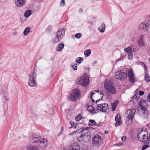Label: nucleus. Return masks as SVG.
Returning <instances> with one entry per match:
<instances>
[{"label":"nucleus","mask_w":150,"mask_h":150,"mask_svg":"<svg viewBox=\"0 0 150 150\" xmlns=\"http://www.w3.org/2000/svg\"><path fill=\"white\" fill-rule=\"evenodd\" d=\"M80 94V91L79 89H74L68 96V99L71 101L76 100L79 98Z\"/></svg>","instance_id":"7"},{"label":"nucleus","mask_w":150,"mask_h":150,"mask_svg":"<svg viewBox=\"0 0 150 150\" xmlns=\"http://www.w3.org/2000/svg\"><path fill=\"white\" fill-rule=\"evenodd\" d=\"M150 25L149 22L147 23H142L139 25V29L143 32H147L148 27Z\"/></svg>","instance_id":"14"},{"label":"nucleus","mask_w":150,"mask_h":150,"mask_svg":"<svg viewBox=\"0 0 150 150\" xmlns=\"http://www.w3.org/2000/svg\"><path fill=\"white\" fill-rule=\"evenodd\" d=\"M108 98L109 99H110L111 98V97L109 96L108 97Z\"/></svg>","instance_id":"53"},{"label":"nucleus","mask_w":150,"mask_h":150,"mask_svg":"<svg viewBox=\"0 0 150 150\" xmlns=\"http://www.w3.org/2000/svg\"><path fill=\"white\" fill-rule=\"evenodd\" d=\"M118 103V101L117 100H116V102L115 103H112V110L113 111H114L115 110L116 106H117Z\"/></svg>","instance_id":"30"},{"label":"nucleus","mask_w":150,"mask_h":150,"mask_svg":"<svg viewBox=\"0 0 150 150\" xmlns=\"http://www.w3.org/2000/svg\"><path fill=\"white\" fill-rule=\"evenodd\" d=\"M115 76L117 79L123 81L127 78V73L123 70L118 71L115 73Z\"/></svg>","instance_id":"10"},{"label":"nucleus","mask_w":150,"mask_h":150,"mask_svg":"<svg viewBox=\"0 0 150 150\" xmlns=\"http://www.w3.org/2000/svg\"><path fill=\"white\" fill-rule=\"evenodd\" d=\"M96 123V122L94 120H90L89 122V125H90L91 126H93Z\"/></svg>","instance_id":"34"},{"label":"nucleus","mask_w":150,"mask_h":150,"mask_svg":"<svg viewBox=\"0 0 150 150\" xmlns=\"http://www.w3.org/2000/svg\"><path fill=\"white\" fill-rule=\"evenodd\" d=\"M105 81V88L112 94H115L116 91L115 88L112 85V83L110 80H106Z\"/></svg>","instance_id":"9"},{"label":"nucleus","mask_w":150,"mask_h":150,"mask_svg":"<svg viewBox=\"0 0 150 150\" xmlns=\"http://www.w3.org/2000/svg\"><path fill=\"white\" fill-rule=\"evenodd\" d=\"M81 129H78L76 131H74L72 132L71 133L69 134V135H72L74 134H76V132H81Z\"/></svg>","instance_id":"37"},{"label":"nucleus","mask_w":150,"mask_h":150,"mask_svg":"<svg viewBox=\"0 0 150 150\" xmlns=\"http://www.w3.org/2000/svg\"><path fill=\"white\" fill-rule=\"evenodd\" d=\"M87 110L91 113H95L96 112H95V109L92 105H88Z\"/></svg>","instance_id":"22"},{"label":"nucleus","mask_w":150,"mask_h":150,"mask_svg":"<svg viewBox=\"0 0 150 150\" xmlns=\"http://www.w3.org/2000/svg\"><path fill=\"white\" fill-rule=\"evenodd\" d=\"M27 150H39L36 146L28 145L26 147Z\"/></svg>","instance_id":"23"},{"label":"nucleus","mask_w":150,"mask_h":150,"mask_svg":"<svg viewBox=\"0 0 150 150\" xmlns=\"http://www.w3.org/2000/svg\"><path fill=\"white\" fill-rule=\"evenodd\" d=\"M96 93V95L97 96L102 95V96H100V97H101V99L103 98V96L104 95V94L103 91H100L98 90L94 91H93L91 93V96H90V98L91 100H92V101L93 102H94V100H93L92 98V96L95 94Z\"/></svg>","instance_id":"17"},{"label":"nucleus","mask_w":150,"mask_h":150,"mask_svg":"<svg viewBox=\"0 0 150 150\" xmlns=\"http://www.w3.org/2000/svg\"><path fill=\"white\" fill-rule=\"evenodd\" d=\"M77 64L76 62L73 63L71 64V67L74 70H76L77 69Z\"/></svg>","instance_id":"32"},{"label":"nucleus","mask_w":150,"mask_h":150,"mask_svg":"<svg viewBox=\"0 0 150 150\" xmlns=\"http://www.w3.org/2000/svg\"><path fill=\"white\" fill-rule=\"evenodd\" d=\"M47 140L46 138H40L37 145L41 147H45L47 144Z\"/></svg>","instance_id":"18"},{"label":"nucleus","mask_w":150,"mask_h":150,"mask_svg":"<svg viewBox=\"0 0 150 150\" xmlns=\"http://www.w3.org/2000/svg\"><path fill=\"white\" fill-rule=\"evenodd\" d=\"M135 112L136 110L134 109L127 110V112L128 115L126 118V121L127 124H129L132 123Z\"/></svg>","instance_id":"12"},{"label":"nucleus","mask_w":150,"mask_h":150,"mask_svg":"<svg viewBox=\"0 0 150 150\" xmlns=\"http://www.w3.org/2000/svg\"><path fill=\"white\" fill-rule=\"evenodd\" d=\"M33 11L31 10H28L26 11L24 13V16L26 18H28L32 13Z\"/></svg>","instance_id":"25"},{"label":"nucleus","mask_w":150,"mask_h":150,"mask_svg":"<svg viewBox=\"0 0 150 150\" xmlns=\"http://www.w3.org/2000/svg\"><path fill=\"white\" fill-rule=\"evenodd\" d=\"M65 32L63 28L60 29L58 30L55 34V37L52 41L53 44L57 43L60 40L64 35Z\"/></svg>","instance_id":"5"},{"label":"nucleus","mask_w":150,"mask_h":150,"mask_svg":"<svg viewBox=\"0 0 150 150\" xmlns=\"http://www.w3.org/2000/svg\"><path fill=\"white\" fill-rule=\"evenodd\" d=\"M105 81V88L112 94H115L116 91L115 88L112 85V83L110 80H106Z\"/></svg>","instance_id":"8"},{"label":"nucleus","mask_w":150,"mask_h":150,"mask_svg":"<svg viewBox=\"0 0 150 150\" xmlns=\"http://www.w3.org/2000/svg\"><path fill=\"white\" fill-rule=\"evenodd\" d=\"M145 80L147 82H149L150 81V76L146 72V74L145 75Z\"/></svg>","instance_id":"31"},{"label":"nucleus","mask_w":150,"mask_h":150,"mask_svg":"<svg viewBox=\"0 0 150 150\" xmlns=\"http://www.w3.org/2000/svg\"><path fill=\"white\" fill-rule=\"evenodd\" d=\"M78 83L84 86H87L89 83V78L86 74H85L81 77L77 79Z\"/></svg>","instance_id":"6"},{"label":"nucleus","mask_w":150,"mask_h":150,"mask_svg":"<svg viewBox=\"0 0 150 150\" xmlns=\"http://www.w3.org/2000/svg\"><path fill=\"white\" fill-rule=\"evenodd\" d=\"M147 100L149 102H150V93L148 95Z\"/></svg>","instance_id":"47"},{"label":"nucleus","mask_w":150,"mask_h":150,"mask_svg":"<svg viewBox=\"0 0 150 150\" xmlns=\"http://www.w3.org/2000/svg\"><path fill=\"white\" fill-rule=\"evenodd\" d=\"M64 45L63 43L58 44L56 48V50L58 52H60L63 49Z\"/></svg>","instance_id":"21"},{"label":"nucleus","mask_w":150,"mask_h":150,"mask_svg":"<svg viewBox=\"0 0 150 150\" xmlns=\"http://www.w3.org/2000/svg\"><path fill=\"white\" fill-rule=\"evenodd\" d=\"M83 59L82 58L80 57L76 58V61L79 64L81 63L83 61Z\"/></svg>","instance_id":"33"},{"label":"nucleus","mask_w":150,"mask_h":150,"mask_svg":"<svg viewBox=\"0 0 150 150\" xmlns=\"http://www.w3.org/2000/svg\"><path fill=\"white\" fill-rule=\"evenodd\" d=\"M25 0H15V4L16 6L18 7H21L25 5Z\"/></svg>","instance_id":"19"},{"label":"nucleus","mask_w":150,"mask_h":150,"mask_svg":"<svg viewBox=\"0 0 150 150\" xmlns=\"http://www.w3.org/2000/svg\"><path fill=\"white\" fill-rule=\"evenodd\" d=\"M20 137H18V139H20Z\"/></svg>","instance_id":"54"},{"label":"nucleus","mask_w":150,"mask_h":150,"mask_svg":"<svg viewBox=\"0 0 150 150\" xmlns=\"http://www.w3.org/2000/svg\"><path fill=\"white\" fill-rule=\"evenodd\" d=\"M15 33L16 34L17 33V32H15Z\"/></svg>","instance_id":"55"},{"label":"nucleus","mask_w":150,"mask_h":150,"mask_svg":"<svg viewBox=\"0 0 150 150\" xmlns=\"http://www.w3.org/2000/svg\"><path fill=\"white\" fill-rule=\"evenodd\" d=\"M101 26L102 29H100V28H98V29L100 30V31L101 33H103L105 31V24L103 23L102 24Z\"/></svg>","instance_id":"27"},{"label":"nucleus","mask_w":150,"mask_h":150,"mask_svg":"<svg viewBox=\"0 0 150 150\" xmlns=\"http://www.w3.org/2000/svg\"><path fill=\"white\" fill-rule=\"evenodd\" d=\"M97 109L98 110L103 112H108L109 111V106L106 103H100L98 104Z\"/></svg>","instance_id":"13"},{"label":"nucleus","mask_w":150,"mask_h":150,"mask_svg":"<svg viewBox=\"0 0 150 150\" xmlns=\"http://www.w3.org/2000/svg\"><path fill=\"white\" fill-rule=\"evenodd\" d=\"M72 122V125H73V123H74V122Z\"/></svg>","instance_id":"57"},{"label":"nucleus","mask_w":150,"mask_h":150,"mask_svg":"<svg viewBox=\"0 0 150 150\" xmlns=\"http://www.w3.org/2000/svg\"><path fill=\"white\" fill-rule=\"evenodd\" d=\"M30 27H28L26 28L23 32V34L25 35H28V33L30 31Z\"/></svg>","instance_id":"26"},{"label":"nucleus","mask_w":150,"mask_h":150,"mask_svg":"<svg viewBox=\"0 0 150 150\" xmlns=\"http://www.w3.org/2000/svg\"><path fill=\"white\" fill-rule=\"evenodd\" d=\"M120 120L121 118L120 114H117L115 117V120L116 122L115 125L116 126H118L121 125Z\"/></svg>","instance_id":"20"},{"label":"nucleus","mask_w":150,"mask_h":150,"mask_svg":"<svg viewBox=\"0 0 150 150\" xmlns=\"http://www.w3.org/2000/svg\"><path fill=\"white\" fill-rule=\"evenodd\" d=\"M133 57L132 52H129V55L128 56V58L129 59H132Z\"/></svg>","instance_id":"36"},{"label":"nucleus","mask_w":150,"mask_h":150,"mask_svg":"<svg viewBox=\"0 0 150 150\" xmlns=\"http://www.w3.org/2000/svg\"><path fill=\"white\" fill-rule=\"evenodd\" d=\"M144 94V92L143 91H140L139 92V94L140 96H142Z\"/></svg>","instance_id":"46"},{"label":"nucleus","mask_w":150,"mask_h":150,"mask_svg":"<svg viewBox=\"0 0 150 150\" xmlns=\"http://www.w3.org/2000/svg\"><path fill=\"white\" fill-rule=\"evenodd\" d=\"M70 124L71 125V127H70L69 128H76L77 127V125L74 123H73V125H72V122H71V121L70 122Z\"/></svg>","instance_id":"35"},{"label":"nucleus","mask_w":150,"mask_h":150,"mask_svg":"<svg viewBox=\"0 0 150 150\" xmlns=\"http://www.w3.org/2000/svg\"><path fill=\"white\" fill-rule=\"evenodd\" d=\"M3 98L5 101L8 100V98H7L6 96H4L3 97Z\"/></svg>","instance_id":"48"},{"label":"nucleus","mask_w":150,"mask_h":150,"mask_svg":"<svg viewBox=\"0 0 150 150\" xmlns=\"http://www.w3.org/2000/svg\"><path fill=\"white\" fill-rule=\"evenodd\" d=\"M99 100H96V102L97 103V102L98 101H99Z\"/></svg>","instance_id":"52"},{"label":"nucleus","mask_w":150,"mask_h":150,"mask_svg":"<svg viewBox=\"0 0 150 150\" xmlns=\"http://www.w3.org/2000/svg\"><path fill=\"white\" fill-rule=\"evenodd\" d=\"M83 12V11L82 9H81V8L79 10V12L80 13H82Z\"/></svg>","instance_id":"50"},{"label":"nucleus","mask_w":150,"mask_h":150,"mask_svg":"<svg viewBox=\"0 0 150 150\" xmlns=\"http://www.w3.org/2000/svg\"><path fill=\"white\" fill-rule=\"evenodd\" d=\"M108 133V131H105V134H107Z\"/></svg>","instance_id":"51"},{"label":"nucleus","mask_w":150,"mask_h":150,"mask_svg":"<svg viewBox=\"0 0 150 150\" xmlns=\"http://www.w3.org/2000/svg\"><path fill=\"white\" fill-rule=\"evenodd\" d=\"M138 45L140 47H143L144 46L142 37L140 38L138 41Z\"/></svg>","instance_id":"24"},{"label":"nucleus","mask_w":150,"mask_h":150,"mask_svg":"<svg viewBox=\"0 0 150 150\" xmlns=\"http://www.w3.org/2000/svg\"><path fill=\"white\" fill-rule=\"evenodd\" d=\"M124 50L125 52H132V49L131 47L129 46L127 48L124 49Z\"/></svg>","instance_id":"29"},{"label":"nucleus","mask_w":150,"mask_h":150,"mask_svg":"<svg viewBox=\"0 0 150 150\" xmlns=\"http://www.w3.org/2000/svg\"><path fill=\"white\" fill-rule=\"evenodd\" d=\"M141 63L142 64H143V66L144 67H145V70L146 67V65H145V64L142 62H141Z\"/></svg>","instance_id":"49"},{"label":"nucleus","mask_w":150,"mask_h":150,"mask_svg":"<svg viewBox=\"0 0 150 150\" xmlns=\"http://www.w3.org/2000/svg\"><path fill=\"white\" fill-rule=\"evenodd\" d=\"M149 127L150 128V124L149 125H148Z\"/></svg>","instance_id":"56"},{"label":"nucleus","mask_w":150,"mask_h":150,"mask_svg":"<svg viewBox=\"0 0 150 150\" xmlns=\"http://www.w3.org/2000/svg\"><path fill=\"white\" fill-rule=\"evenodd\" d=\"M81 132L82 133L80 137L77 139L79 142L83 141L85 143L88 142L90 140L91 137V132L87 129L82 130L81 129Z\"/></svg>","instance_id":"1"},{"label":"nucleus","mask_w":150,"mask_h":150,"mask_svg":"<svg viewBox=\"0 0 150 150\" xmlns=\"http://www.w3.org/2000/svg\"><path fill=\"white\" fill-rule=\"evenodd\" d=\"M124 58V56L123 55H121L120 57L118 59L117 61L116 62H119L122 59H123Z\"/></svg>","instance_id":"43"},{"label":"nucleus","mask_w":150,"mask_h":150,"mask_svg":"<svg viewBox=\"0 0 150 150\" xmlns=\"http://www.w3.org/2000/svg\"><path fill=\"white\" fill-rule=\"evenodd\" d=\"M126 138V136H124L122 138V141H125Z\"/></svg>","instance_id":"45"},{"label":"nucleus","mask_w":150,"mask_h":150,"mask_svg":"<svg viewBox=\"0 0 150 150\" xmlns=\"http://www.w3.org/2000/svg\"><path fill=\"white\" fill-rule=\"evenodd\" d=\"M65 4L64 0H62L60 2V5L61 6H63Z\"/></svg>","instance_id":"44"},{"label":"nucleus","mask_w":150,"mask_h":150,"mask_svg":"<svg viewBox=\"0 0 150 150\" xmlns=\"http://www.w3.org/2000/svg\"><path fill=\"white\" fill-rule=\"evenodd\" d=\"M81 115L79 114L76 117L75 119L76 120L78 121L81 120Z\"/></svg>","instance_id":"38"},{"label":"nucleus","mask_w":150,"mask_h":150,"mask_svg":"<svg viewBox=\"0 0 150 150\" xmlns=\"http://www.w3.org/2000/svg\"><path fill=\"white\" fill-rule=\"evenodd\" d=\"M137 137L138 139L142 142L146 144L149 143L150 141V137H148V134L146 132H144L141 130H139L138 131Z\"/></svg>","instance_id":"2"},{"label":"nucleus","mask_w":150,"mask_h":150,"mask_svg":"<svg viewBox=\"0 0 150 150\" xmlns=\"http://www.w3.org/2000/svg\"><path fill=\"white\" fill-rule=\"evenodd\" d=\"M40 138V137L38 135L34 134L32 136L30 141L32 143H35L37 145Z\"/></svg>","instance_id":"16"},{"label":"nucleus","mask_w":150,"mask_h":150,"mask_svg":"<svg viewBox=\"0 0 150 150\" xmlns=\"http://www.w3.org/2000/svg\"><path fill=\"white\" fill-rule=\"evenodd\" d=\"M128 76L129 80L132 82H134L136 79L134 76V74L132 69H129L128 71Z\"/></svg>","instance_id":"15"},{"label":"nucleus","mask_w":150,"mask_h":150,"mask_svg":"<svg viewBox=\"0 0 150 150\" xmlns=\"http://www.w3.org/2000/svg\"><path fill=\"white\" fill-rule=\"evenodd\" d=\"M81 33H79L76 34L75 35V37L76 38L79 39L81 37Z\"/></svg>","instance_id":"40"},{"label":"nucleus","mask_w":150,"mask_h":150,"mask_svg":"<svg viewBox=\"0 0 150 150\" xmlns=\"http://www.w3.org/2000/svg\"><path fill=\"white\" fill-rule=\"evenodd\" d=\"M37 74L34 70L31 74L28 76V84L31 87H36L38 86V83L36 81Z\"/></svg>","instance_id":"3"},{"label":"nucleus","mask_w":150,"mask_h":150,"mask_svg":"<svg viewBox=\"0 0 150 150\" xmlns=\"http://www.w3.org/2000/svg\"><path fill=\"white\" fill-rule=\"evenodd\" d=\"M149 147V146L148 145H145L143 146L142 148V150H144L146 149H147Z\"/></svg>","instance_id":"42"},{"label":"nucleus","mask_w":150,"mask_h":150,"mask_svg":"<svg viewBox=\"0 0 150 150\" xmlns=\"http://www.w3.org/2000/svg\"><path fill=\"white\" fill-rule=\"evenodd\" d=\"M91 51L90 50H87L84 51V54L87 57L89 56L90 54Z\"/></svg>","instance_id":"28"},{"label":"nucleus","mask_w":150,"mask_h":150,"mask_svg":"<svg viewBox=\"0 0 150 150\" xmlns=\"http://www.w3.org/2000/svg\"><path fill=\"white\" fill-rule=\"evenodd\" d=\"M96 63V62H95V63Z\"/></svg>","instance_id":"58"},{"label":"nucleus","mask_w":150,"mask_h":150,"mask_svg":"<svg viewBox=\"0 0 150 150\" xmlns=\"http://www.w3.org/2000/svg\"><path fill=\"white\" fill-rule=\"evenodd\" d=\"M103 142L102 137L98 134L95 135L92 139V143L94 146H100Z\"/></svg>","instance_id":"11"},{"label":"nucleus","mask_w":150,"mask_h":150,"mask_svg":"<svg viewBox=\"0 0 150 150\" xmlns=\"http://www.w3.org/2000/svg\"><path fill=\"white\" fill-rule=\"evenodd\" d=\"M139 104L141 112L142 114L143 115L144 117H148V111L146 108V107L147 106L146 101L143 99H141L139 102Z\"/></svg>","instance_id":"4"},{"label":"nucleus","mask_w":150,"mask_h":150,"mask_svg":"<svg viewBox=\"0 0 150 150\" xmlns=\"http://www.w3.org/2000/svg\"><path fill=\"white\" fill-rule=\"evenodd\" d=\"M52 27L51 26H49L46 29V31L47 33H49L50 31L52 29Z\"/></svg>","instance_id":"39"},{"label":"nucleus","mask_w":150,"mask_h":150,"mask_svg":"<svg viewBox=\"0 0 150 150\" xmlns=\"http://www.w3.org/2000/svg\"><path fill=\"white\" fill-rule=\"evenodd\" d=\"M63 132H64L63 128V127H62L61 128L60 132V133L58 134L57 136L58 137H59L60 135H63Z\"/></svg>","instance_id":"41"}]
</instances>
